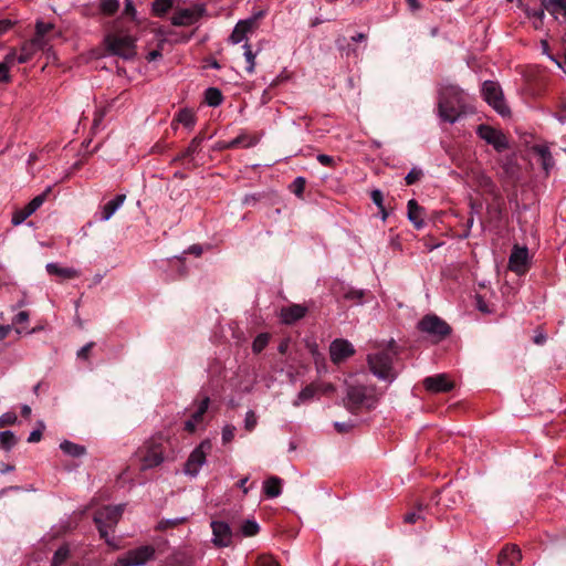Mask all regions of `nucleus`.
<instances>
[{"instance_id": "nucleus-1", "label": "nucleus", "mask_w": 566, "mask_h": 566, "mask_svg": "<svg viewBox=\"0 0 566 566\" xmlns=\"http://www.w3.org/2000/svg\"><path fill=\"white\" fill-rule=\"evenodd\" d=\"M468 95L454 84H446L439 91V116L450 124L455 123L467 112Z\"/></svg>"}, {"instance_id": "nucleus-2", "label": "nucleus", "mask_w": 566, "mask_h": 566, "mask_svg": "<svg viewBox=\"0 0 566 566\" xmlns=\"http://www.w3.org/2000/svg\"><path fill=\"white\" fill-rule=\"evenodd\" d=\"M396 353L391 350H382L367 356V363L370 371L381 380L394 381L397 377V371L394 367V359Z\"/></svg>"}, {"instance_id": "nucleus-3", "label": "nucleus", "mask_w": 566, "mask_h": 566, "mask_svg": "<svg viewBox=\"0 0 566 566\" xmlns=\"http://www.w3.org/2000/svg\"><path fill=\"white\" fill-rule=\"evenodd\" d=\"M377 401L376 388L374 386L352 385L347 388L346 407L356 411L360 408L370 409Z\"/></svg>"}, {"instance_id": "nucleus-4", "label": "nucleus", "mask_w": 566, "mask_h": 566, "mask_svg": "<svg viewBox=\"0 0 566 566\" xmlns=\"http://www.w3.org/2000/svg\"><path fill=\"white\" fill-rule=\"evenodd\" d=\"M136 39L125 33H112L105 38L107 50L124 60H132L136 55Z\"/></svg>"}, {"instance_id": "nucleus-5", "label": "nucleus", "mask_w": 566, "mask_h": 566, "mask_svg": "<svg viewBox=\"0 0 566 566\" xmlns=\"http://www.w3.org/2000/svg\"><path fill=\"white\" fill-rule=\"evenodd\" d=\"M123 514V505L105 506L98 510L94 515V522L97 526L99 535L111 544L108 539V532L118 523Z\"/></svg>"}, {"instance_id": "nucleus-6", "label": "nucleus", "mask_w": 566, "mask_h": 566, "mask_svg": "<svg viewBox=\"0 0 566 566\" xmlns=\"http://www.w3.org/2000/svg\"><path fill=\"white\" fill-rule=\"evenodd\" d=\"M155 548L151 545H143L129 549L117 557L114 566H144L155 557Z\"/></svg>"}, {"instance_id": "nucleus-7", "label": "nucleus", "mask_w": 566, "mask_h": 566, "mask_svg": "<svg viewBox=\"0 0 566 566\" xmlns=\"http://www.w3.org/2000/svg\"><path fill=\"white\" fill-rule=\"evenodd\" d=\"M482 95L485 102L500 115L505 116L510 113L501 86L496 82L485 81L482 85Z\"/></svg>"}, {"instance_id": "nucleus-8", "label": "nucleus", "mask_w": 566, "mask_h": 566, "mask_svg": "<svg viewBox=\"0 0 566 566\" xmlns=\"http://www.w3.org/2000/svg\"><path fill=\"white\" fill-rule=\"evenodd\" d=\"M475 132L481 139L491 145L497 153H502L510 147L506 136L497 128L481 124L476 127Z\"/></svg>"}, {"instance_id": "nucleus-9", "label": "nucleus", "mask_w": 566, "mask_h": 566, "mask_svg": "<svg viewBox=\"0 0 566 566\" xmlns=\"http://www.w3.org/2000/svg\"><path fill=\"white\" fill-rule=\"evenodd\" d=\"M212 449V443L209 440H203L195 450L190 453L186 464L185 473L190 476H197L200 469L207 461V455Z\"/></svg>"}, {"instance_id": "nucleus-10", "label": "nucleus", "mask_w": 566, "mask_h": 566, "mask_svg": "<svg viewBox=\"0 0 566 566\" xmlns=\"http://www.w3.org/2000/svg\"><path fill=\"white\" fill-rule=\"evenodd\" d=\"M418 328L438 339H442L451 333L450 326L437 315H426L419 321Z\"/></svg>"}, {"instance_id": "nucleus-11", "label": "nucleus", "mask_w": 566, "mask_h": 566, "mask_svg": "<svg viewBox=\"0 0 566 566\" xmlns=\"http://www.w3.org/2000/svg\"><path fill=\"white\" fill-rule=\"evenodd\" d=\"M531 265V255L526 247L515 244L509 258V269L517 275L525 274Z\"/></svg>"}, {"instance_id": "nucleus-12", "label": "nucleus", "mask_w": 566, "mask_h": 566, "mask_svg": "<svg viewBox=\"0 0 566 566\" xmlns=\"http://www.w3.org/2000/svg\"><path fill=\"white\" fill-rule=\"evenodd\" d=\"M263 17H264V12L259 11L253 17H251L247 20L239 21L235 24V27L229 38V41L232 44H238V43L242 42L243 40H245L247 34L256 28L258 20H260Z\"/></svg>"}, {"instance_id": "nucleus-13", "label": "nucleus", "mask_w": 566, "mask_h": 566, "mask_svg": "<svg viewBox=\"0 0 566 566\" xmlns=\"http://www.w3.org/2000/svg\"><path fill=\"white\" fill-rule=\"evenodd\" d=\"M355 354L354 346L343 338L334 339L329 345L331 360L338 365Z\"/></svg>"}, {"instance_id": "nucleus-14", "label": "nucleus", "mask_w": 566, "mask_h": 566, "mask_svg": "<svg viewBox=\"0 0 566 566\" xmlns=\"http://www.w3.org/2000/svg\"><path fill=\"white\" fill-rule=\"evenodd\" d=\"M307 312L308 307L303 304H291L282 307L279 316L283 324L292 325L302 319Z\"/></svg>"}, {"instance_id": "nucleus-15", "label": "nucleus", "mask_w": 566, "mask_h": 566, "mask_svg": "<svg viewBox=\"0 0 566 566\" xmlns=\"http://www.w3.org/2000/svg\"><path fill=\"white\" fill-rule=\"evenodd\" d=\"M212 528V542L216 546L227 547L232 542V532L230 526L220 521H213L211 523Z\"/></svg>"}, {"instance_id": "nucleus-16", "label": "nucleus", "mask_w": 566, "mask_h": 566, "mask_svg": "<svg viewBox=\"0 0 566 566\" xmlns=\"http://www.w3.org/2000/svg\"><path fill=\"white\" fill-rule=\"evenodd\" d=\"M423 386L430 392H448L453 388V382L446 374H439L424 378Z\"/></svg>"}, {"instance_id": "nucleus-17", "label": "nucleus", "mask_w": 566, "mask_h": 566, "mask_svg": "<svg viewBox=\"0 0 566 566\" xmlns=\"http://www.w3.org/2000/svg\"><path fill=\"white\" fill-rule=\"evenodd\" d=\"M531 150L539 158L542 168L545 170L546 175H548L555 166L549 147L546 144H535L532 146Z\"/></svg>"}, {"instance_id": "nucleus-18", "label": "nucleus", "mask_w": 566, "mask_h": 566, "mask_svg": "<svg viewBox=\"0 0 566 566\" xmlns=\"http://www.w3.org/2000/svg\"><path fill=\"white\" fill-rule=\"evenodd\" d=\"M521 558V551L517 546H506L499 554L497 564L500 566H516Z\"/></svg>"}, {"instance_id": "nucleus-19", "label": "nucleus", "mask_w": 566, "mask_h": 566, "mask_svg": "<svg viewBox=\"0 0 566 566\" xmlns=\"http://www.w3.org/2000/svg\"><path fill=\"white\" fill-rule=\"evenodd\" d=\"M164 461L163 451L158 446H151L142 457V469L147 470L158 467Z\"/></svg>"}, {"instance_id": "nucleus-20", "label": "nucleus", "mask_w": 566, "mask_h": 566, "mask_svg": "<svg viewBox=\"0 0 566 566\" xmlns=\"http://www.w3.org/2000/svg\"><path fill=\"white\" fill-rule=\"evenodd\" d=\"M527 0H518L520 7L524 10L528 18L533 20V25L535 29H539L543 24L544 11L546 10L543 7V3L537 8H531L528 3H525Z\"/></svg>"}, {"instance_id": "nucleus-21", "label": "nucleus", "mask_w": 566, "mask_h": 566, "mask_svg": "<svg viewBox=\"0 0 566 566\" xmlns=\"http://www.w3.org/2000/svg\"><path fill=\"white\" fill-rule=\"evenodd\" d=\"M125 199L126 195L120 193L117 195L114 199L109 200L107 203H105L102 207L99 220L108 221L114 216V213L124 205Z\"/></svg>"}, {"instance_id": "nucleus-22", "label": "nucleus", "mask_w": 566, "mask_h": 566, "mask_svg": "<svg viewBox=\"0 0 566 566\" xmlns=\"http://www.w3.org/2000/svg\"><path fill=\"white\" fill-rule=\"evenodd\" d=\"M45 270L50 275L60 276L64 280L75 279L80 276V272L73 268H62L57 263H48Z\"/></svg>"}, {"instance_id": "nucleus-23", "label": "nucleus", "mask_w": 566, "mask_h": 566, "mask_svg": "<svg viewBox=\"0 0 566 566\" xmlns=\"http://www.w3.org/2000/svg\"><path fill=\"white\" fill-rule=\"evenodd\" d=\"M321 384L312 382L305 386L297 395L296 399L293 401L294 407H298L302 403H306L311 401L319 391Z\"/></svg>"}, {"instance_id": "nucleus-24", "label": "nucleus", "mask_w": 566, "mask_h": 566, "mask_svg": "<svg viewBox=\"0 0 566 566\" xmlns=\"http://www.w3.org/2000/svg\"><path fill=\"white\" fill-rule=\"evenodd\" d=\"M283 480L272 475L263 482V492L266 497L275 499L282 494Z\"/></svg>"}, {"instance_id": "nucleus-25", "label": "nucleus", "mask_w": 566, "mask_h": 566, "mask_svg": "<svg viewBox=\"0 0 566 566\" xmlns=\"http://www.w3.org/2000/svg\"><path fill=\"white\" fill-rule=\"evenodd\" d=\"M198 19L197 13L192 9H181L174 13L171 23L174 25H190Z\"/></svg>"}, {"instance_id": "nucleus-26", "label": "nucleus", "mask_w": 566, "mask_h": 566, "mask_svg": "<svg viewBox=\"0 0 566 566\" xmlns=\"http://www.w3.org/2000/svg\"><path fill=\"white\" fill-rule=\"evenodd\" d=\"M408 219L417 229L424 226L422 208L413 199L408 201Z\"/></svg>"}, {"instance_id": "nucleus-27", "label": "nucleus", "mask_w": 566, "mask_h": 566, "mask_svg": "<svg viewBox=\"0 0 566 566\" xmlns=\"http://www.w3.org/2000/svg\"><path fill=\"white\" fill-rule=\"evenodd\" d=\"M176 122L184 125L187 128H192L196 124V115L189 108H182L176 116Z\"/></svg>"}, {"instance_id": "nucleus-28", "label": "nucleus", "mask_w": 566, "mask_h": 566, "mask_svg": "<svg viewBox=\"0 0 566 566\" xmlns=\"http://www.w3.org/2000/svg\"><path fill=\"white\" fill-rule=\"evenodd\" d=\"M60 448L64 453L74 458H78L85 454V448L83 446L76 444L69 440L63 441L60 444Z\"/></svg>"}, {"instance_id": "nucleus-29", "label": "nucleus", "mask_w": 566, "mask_h": 566, "mask_svg": "<svg viewBox=\"0 0 566 566\" xmlns=\"http://www.w3.org/2000/svg\"><path fill=\"white\" fill-rule=\"evenodd\" d=\"M36 52L38 51L28 41V42L23 43V45L21 46L20 54L19 55L14 54L13 62L17 61L19 64L27 63L28 61H30L32 59V56Z\"/></svg>"}, {"instance_id": "nucleus-30", "label": "nucleus", "mask_w": 566, "mask_h": 566, "mask_svg": "<svg viewBox=\"0 0 566 566\" xmlns=\"http://www.w3.org/2000/svg\"><path fill=\"white\" fill-rule=\"evenodd\" d=\"M205 101L209 106H212V107L219 106L223 101L221 91L216 87L207 88L205 92Z\"/></svg>"}, {"instance_id": "nucleus-31", "label": "nucleus", "mask_w": 566, "mask_h": 566, "mask_svg": "<svg viewBox=\"0 0 566 566\" xmlns=\"http://www.w3.org/2000/svg\"><path fill=\"white\" fill-rule=\"evenodd\" d=\"M17 442L18 438L12 431L7 430L0 432V448L9 451L17 444Z\"/></svg>"}, {"instance_id": "nucleus-32", "label": "nucleus", "mask_w": 566, "mask_h": 566, "mask_svg": "<svg viewBox=\"0 0 566 566\" xmlns=\"http://www.w3.org/2000/svg\"><path fill=\"white\" fill-rule=\"evenodd\" d=\"M255 144V140L251 137H248L245 135L238 136L237 138L232 139L231 142L227 143L223 148L232 149L239 146L243 147H251Z\"/></svg>"}, {"instance_id": "nucleus-33", "label": "nucleus", "mask_w": 566, "mask_h": 566, "mask_svg": "<svg viewBox=\"0 0 566 566\" xmlns=\"http://www.w3.org/2000/svg\"><path fill=\"white\" fill-rule=\"evenodd\" d=\"M269 340H270V334H268V333L259 334L252 343L253 353L260 354L268 346Z\"/></svg>"}, {"instance_id": "nucleus-34", "label": "nucleus", "mask_w": 566, "mask_h": 566, "mask_svg": "<svg viewBox=\"0 0 566 566\" xmlns=\"http://www.w3.org/2000/svg\"><path fill=\"white\" fill-rule=\"evenodd\" d=\"M69 555H70V549H69L67 545H62L54 553L51 566H61L63 563H65Z\"/></svg>"}, {"instance_id": "nucleus-35", "label": "nucleus", "mask_w": 566, "mask_h": 566, "mask_svg": "<svg viewBox=\"0 0 566 566\" xmlns=\"http://www.w3.org/2000/svg\"><path fill=\"white\" fill-rule=\"evenodd\" d=\"M31 214H33V212L27 207L24 206L23 208L21 209H17L13 214H12V219H11V222L13 226H20L21 223H23Z\"/></svg>"}, {"instance_id": "nucleus-36", "label": "nucleus", "mask_w": 566, "mask_h": 566, "mask_svg": "<svg viewBox=\"0 0 566 566\" xmlns=\"http://www.w3.org/2000/svg\"><path fill=\"white\" fill-rule=\"evenodd\" d=\"M174 0H155L153 2V11L156 15L161 17L172 7Z\"/></svg>"}, {"instance_id": "nucleus-37", "label": "nucleus", "mask_w": 566, "mask_h": 566, "mask_svg": "<svg viewBox=\"0 0 566 566\" xmlns=\"http://www.w3.org/2000/svg\"><path fill=\"white\" fill-rule=\"evenodd\" d=\"M203 140V137L202 136H196L191 142L190 144L188 145V147L185 149V151L181 154V158H188V157H192L196 153L199 151L200 149V146H201V143Z\"/></svg>"}, {"instance_id": "nucleus-38", "label": "nucleus", "mask_w": 566, "mask_h": 566, "mask_svg": "<svg viewBox=\"0 0 566 566\" xmlns=\"http://www.w3.org/2000/svg\"><path fill=\"white\" fill-rule=\"evenodd\" d=\"M209 403V397H205L198 405L197 410L192 413L191 419L195 420L198 424L202 421L203 416L208 410Z\"/></svg>"}, {"instance_id": "nucleus-39", "label": "nucleus", "mask_w": 566, "mask_h": 566, "mask_svg": "<svg viewBox=\"0 0 566 566\" xmlns=\"http://www.w3.org/2000/svg\"><path fill=\"white\" fill-rule=\"evenodd\" d=\"M119 8L118 0H102L99 3V10L106 15L114 14Z\"/></svg>"}, {"instance_id": "nucleus-40", "label": "nucleus", "mask_w": 566, "mask_h": 566, "mask_svg": "<svg viewBox=\"0 0 566 566\" xmlns=\"http://www.w3.org/2000/svg\"><path fill=\"white\" fill-rule=\"evenodd\" d=\"M32 46L39 52L44 51L49 46V39L46 35L39 34L38 31H35V35L29 41Z\"/></svg>"}, {"instance_id": "nucleus-41", "label": "nucleus", "mask_w": 566, "mask_h": 566, "mask_svg": "<svg viewBox=\"0 0 566 566\" xmlns=\"http://www.w3.org/2000/svg\"><path fill=\"white\" fill-rule=\"evenodd\" d=\"M14 52L9 53L6 56L4 62H0V82H9L10 75H9V63H13Z\"/></svg>"}, {"instance_id": "nucleus-42", "label": "nucleus", "mask_w": 566, "mask_h": 566, "mask_svg": "<svg viewBox=\"0 0 566 566\" xmlns=\"http://www.w3.org/2000/svg\"><path fill=\"white\" fill-rule=\"evenodd\" d=\"M260 531L259 524L254 520H247L241 526V532L244 536L256 535Z\"/></svg>"}, {"instance_id": "nucleus-43", "label": "nucleus", "mask_w": 566, "mask_h": 566, "mask_svg": "<svg viewBox=\"0 0 566 566\" xmlns=\"http://www.w3.org/2000/svg\"><path fill=\"white\" fill-rule=\"evenodd\" d=\"M364 295H365V292L363 290H355V289L349 287L344 292L343 296L347 301H353L356 304H360Z\"/></svg>"}, {"instance_id": "nucleus-44", "label": "nucleus", "mask_w": 566, "mask_h": 566, "mask_svg": "<svg viewBox=\"0 0 566 566\" xmlns=\"http://www.w3.org/2000/svg\"><path fill=\"white\" fill-rule=\"evenodd\" d=\"M243 49H244V57H245V61L248 64L245 70L248 73L251 74L254 72V67H255V54L252 52L249 44H244Z\"/></svg>"}, {"instance_id": "nucleus-45", "label": "nucleus", "mask_w": 566, "mask_h": 566, "mask_svg": "<svg viewBox=\"0 0 566 566\" xmlns=\"http://www.w3.org/2000/svg\"><path fill=\"white\" fill-rule=\"evenodd\" d=\"M50 191L48 188L44 192L35 196L28 205H25L33 213L44 203Z\"/></svg>"}, {"instance_id": "nucleus-46", "label": "nucleus", "mask_w": 566, "mask_h": 566, "mask_svg": "<svg viewBox=\"0 0 566 566\" xmlns=\"http://www.w3.org/2000/svg\"><path fill=\"white\" fill-rule=\"evenodd\" d=\"M306 180L304 177H296L290 186L291 191L297 196L302 197L305 189Z\"/></svg>"}, {"instance_id": "nucleus-47", "label": "nucleus", "mask_w": 566, "mask_h": 566, "mask_svg": "<svg viewBox=\"0 0 566 566\" xmlns=\"http://www.w3.org/2000/svg\"><path fill=\"white\" fill-rule=\"evenodd\" d=\"M17 421H18V417L14 412H11V411L4 412L0 417V428L6 427V426H13L17 423Z\"/></svg>"}, {"instance_id": "nucleus-48", "label": "nucleus", "mask_w": 566, "mask_h": 566, "mask_svg": "<svg viewBox=\"0 0 566 566\" xmlns=\"http://www.w3.org/2000/svg\"><path fill=\"white\" fill-rule=\"evenodd\" d=\"M38 429L33 430L30 434H29V438H28V442L30 443H34V442H39L42 438V431L44 430L45 428V424L43 421H39L38 422Z\"/></svg>"}, {"instance_id": "nucleus-49", "label": "nucleus", "mask_w": 566, "mask_h": 566, "mask_svg": "<svg viewBox=\"0 0 566 566\" xmlns=\"http://www.w3.org/2000/svg\"><path fill=\"white\" fill-rule=\"evenodd\" d=\"M258 419L254 411L249 410L245 413L244 428L247 431H252L256 426Z\"/></svg>"}, {"instance_id": "nucleus-50", "label": "nucleus", "mask_w": 566, "mask_h": 566, "mask_svg": "<svg viewBox=\"0 0 566 566\" xmlns=\"http://www.w3.org/2000/svg\"><path fill=\"white\" fill-rule=\"evenodd\" d=\"M166 43V39L161 38L158 43V48L156 50L150 51L146 59L148 62L156 61L157 59L161 57V50L164 44Z\"/></svg>"}, {"instance_id": "nucleus-51", "label": "nucleus", "mask_w": 566, "mask_h": 566, "mask_svg": "<svg viewBox=\"0 0 566 566\" xmlns=\"http://www.w3.org/2000/svg\"><path fill=\"white\" fill-rule=\"evenodd\" d=\"M234 431H235V427L234 426H231V424H227L223 427L222 429V442L224 444L231 442L234 438Z\"/></svg>"}, {"instance_id": "nucleus-52", "label": "nucleus", "mask_w": 566, "mask_h": 566, "mask_svg": "<svg viewBox=\"0 0 566 566\" xmlns=\"http://www.w3.org/2000/svg\"><path fill=\"white\" fill-rule=\"evenodd\" d=\"M421 176L422 171L420 169L412 168L405 177L406 184L413 185L420 179Z\"/></svg>"}, {"instance_id": "nucleus-53", "label": "nucleus", "mask_w": 566, "mask_h": 566, "mask_svg": "<svg viewBox=\"0 0 566 566\" xmlns=\"http://www.w3.org/2000/svg\"><path fill=\"white\" fill-rule=\"evenodd\" d=\"M256 566H280L271 555H262L256 560Z\"/></svg>"}, {"instance_id": "nucleus-54", "label": "nucleus", "mask_w": 566, "mask_h": 566, "mask_svg": "<svg viewBox=\"0 0 566 566\" xmlns=\"http://www.w3.org/2000/svg\"><path fill=\"white\" fill-rule=\"evenodd\" d=\"M370 198L373 202L379 208V210L384 211V195L380 190L375 189L370 193Z\"/></svg>"}, {"instance_id": "nucleus-55", "label": "nucleus", "mask_w": 566, "mask_h": 566, "mask_svg": "<svg viewBox=\"0 0 566 566\" xmlns=\"http://www.w3.org/2000/svg\"><path fill=\"white\" fill-rule=\"evenodd\" d=\"M53 28L54 25L52 23L38 21L35 25V31H38L39 34L48 35L49 32L53 30Z\"/></svg>"}, {"instance_id": "nucleus-56", "label": "nucleus", "mask_w": 566, "mask_h": 566, "mask_svg": "<svg viewBox=\"0 0 566 566\" xmlns=\"http://www.w3.org/2000/svg\"><path fill=\"white\" fill-rule=\"evenodd\" d=\"M316 159L323 166H327V167L335 166V159L329 155L319 154V155H317Z\"/></svg>"}, {"instance_id": "nucleus-57", "label": "nucleus", "mask_w": 566, "mask_h": 566, "mask_svg": "<svg viewBox=\"0 0 566 566\" xmlns=\"http://www.w3.org/2000/svg\"><path fill=\"white\" fill-rule=\"evenodd\" d=\"M421 518H423L421 507H419L417 512H411L405 515V522L409 524H413Z\"/></svg>"}, {"instance_id": "nucleus-58", "label": "nucleus", "mask_w": 566, "mask_h": 566, "mask_svg": "<svg viewBox=\"0 0 566 566\" xmlns=\"http://www.w3.org/2000/svg\"><path fill=\"white\" fill-rule=\"evenodd\" d=\"M470 209H471V210H470V217H469V219L467 220V224H465V228H467L468 230H471V229H472V227H473V223H474V214H475V213H478V206H476L473 201H471V202H470Z\"/></svg>"}, {"instance_id": "nucleus-59", "label": "nucleus", "mask_w": 566, "mask_h": 566, "mask_svg": "<svg viewBox=\"0 0 566 566\" xmlns=\"http://www.w3.org/2000/svg\"><path fill=\"white\" fill-rule=\"evenodd\" d=\"M93 346H94L93 342H90L86 345H84L82 348L78 349L77 357L80 359H87L88 355H90V350L93 348Z\"/></svg>"}, {"instance_id": "nucleus-60", "label": "nucleus", "mask_w": 566, "mask_h": 566, "mask_svg": "<svg viewBox=\"0 0 566 566\" xmlns=\"http://www.w3.org/2000/svg\"><path fill=\"white\" fill-rule=\"evenodd\" d=\"M124 13L126 15H129L132 19H135V15H136V9L134 7V3L132 0H126L125 1V9H124Z\"/></svg>"}, {"instance_id": "nucleus-61", "label": "nucleus", "mask_w": 566, "mask_h": 566, "mask_svg": "<svg viewBox=\"0 0 566 566\" xmlns=\"http://www.w3.org/2000/svg\"><path fill=\"white\" fill-rule=\"evenodd\" d=\"M29 321V313L25 312V311H21L19 312L14 318H13V323L14 324H22V323H25Z\"/></svg>"}, {"instance_id": "nucleus-62", "label": "nucleus", "mask_w": 566, "mask_h": 566, "mask_svg": "<svg viewBox=\"0 0 566 566\" xmlns=\"http://www.w3.org/2000/svg\"><path fill=\"white\" fill-rule=\"evenodd\" d=\"M12 27V22L8 19L0 20V36L8 32Z\"/></svg>"}, {"instance_id": "nucleus-63", "label": "nucleus", "mask_w": 566, "mask_h": 566, "mask_svg": "<svg viewBox=\"0 0 566 566\" xmlns=\"http://www.w3.org/2000/svg\"><path fill=\"white\" fill-rule=\"evenodd\" d=\"M198 423L191 418L185 422V430L192 433L196 431Z\"/></svg>"}, {"instance_id": "nucleus-64", "label": "nucleus", "mask_w": 566, "mask_h": 566, "mask_svg": "<svg viewBox=\"0 0 566 566\" xmlns=\"http://www.w3.org/2000/svg\"><path fill=\"white\" fill-rule=\"evenodd\" d=\"M10 325H0V340L4 339L11 332Z\"/></svg>"}]
</instances>
